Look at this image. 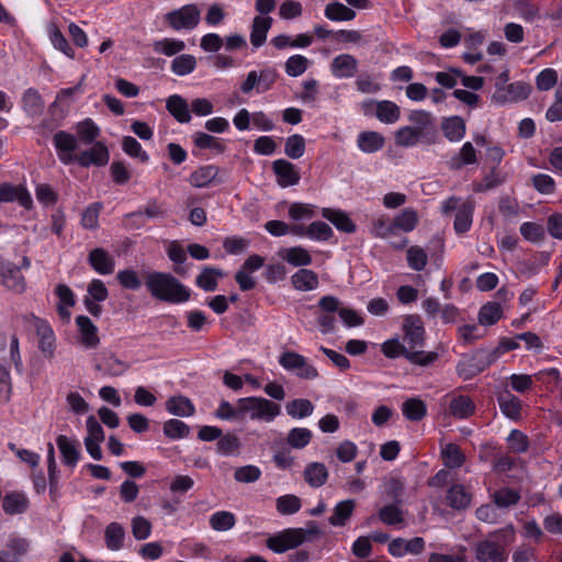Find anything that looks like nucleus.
I'll list each match as a JSON object with an SVG mask.
<instances>
[{
	"label": "nucleus",
	"instance_id": "nucleus-1",
	"mask_svg": "<svg viewBox=\"0 0 562 562\" xmlns=\"http://www.w3.org/2000/svg\"><path fill=\"white\" fill-rule=\"evenodd\" d=\"M145 285L153 297L167 303L181 304L191 297L190 289L167 272H148Z\"/></svg>",
	"mask_w": 562,
	"mask_h": 562
},
{
	"label": "nucleus",
	"instance_id": "nucleus-2",
	"mask_svg": "<svg viewBox=\"0 0 562 562\" xmlns=\"http://www.w3.org/2000/svg\"><path fill=\"white\" fill-rule=\"evenodd\" d=\"M515 532L512 527L490 532L487 538L477 541L474 547L477 562H506L507 547L514 541Z\"/></svg>",
	"mask_w": 562,
	"mask_h": 562
},
{
	"label": "nucleus",
	"instance_id": "nucleus-3",
	"mask_svg": "<svg viewBox=\"0 0 562 562\" xmlns=\"http://www.w3.org/2000/svg\"><path fill=\"white\" fill-rule=\"evenodd\" d=\"M319 533L318 527L313 525L306 529L304 528H288L273 536H270L266 546L276 553H283L288 550L295 549L312 536Z\"/></svg>",
	"mask_w": 562,
	"mask_h": 562
},
{
	"label": "nucleus",
	"instance_id": "nucleus-4",
	"mask_svg": "<svg viewBox=\"0 0 562 562\" xmlns=\"http://www.w3.org/2000/svg\"><path fill=\"white\" fill-rule=\"evenodd\" d=\"M239 419L249 416L251 419L272 422L280 414V406L263 397H244L237 401Z\"/></svg>",
	"mask_w": 562,
	"mask_h": 562
},
{
	"label": "nucleus",
	"instance_id": "nucleus-5",
	"mask_svg": "<svg viewBox=\"0 0 562 562\" xmlns=\"http://www.w3.org/2000/svg\"><path fill=\"white\" fill-rule=\"evenodd\" d=\"M381 351L386 358H397L403 356L411 363L427 367L434 363L438 359V353L436 351H412L407 349L404 342H400L398 339H389L382 344Z\"/></svg>",
	"mask_w": 562,
	"mask_h": 562
},
{
	"label": "nucleus",
	"instance_id": "nucleus-6",
	"mask_svg": "<svg viewBox=\"0 0 562 562\" xmlns=\"http://www.w3.org/2000/svg\"><path fill=\"white\" fill-rule=\"evenodd\" d=\"M201 20V11L195 4H187L165 15V21L175 31L193 30Z\"/></svg>",
	"mask_w": 562,
	"mask_h": 562
},
{
	"label": "nucleus",
	"instance_id": "nucleus-7",
	"mask_svg": "<svg viewBox=\"0 0 562 562\" xmlns=\"http://www.w3.org/2000/svg\"><path fill=\"white\" fill-rule=\"evenodd\" d=\"M403 342L407 349L418 351L417 348H423L425 345V327L424 322L419 315L409 314L403 319Z\"/></svg>",
	"mask_w": 562,
	"mask_h": 562
},
{
	"label": "nucleus",
	"instance_id": "nucleus-8",
	"mask_svg": "<svg viewBox=\"0 0 562 562\" xmlns=\"http://www.w3.org/2000/svg\"><path fill=\"white\" fill-rule=\"evenodd\" d=\"M279 363L286 371L295 372L301 379L313 380L318 375L316 368L310 364L305 357L295 351L283 352L279 358Z\"/></svg>",
	"mask_w": 562,
	"mask_h": 562
},
{
	"label": "nucleus",
	"instance_id": "nucleus-9",
	"mask_svg": "<svg viewBox=\"0 0 562 562\" xmlns=\"http://www.w3.org/2000/svg\"><path fill=\"white\" fill-rule=\"evenodd\" d=\"M0 283L7 289L16 293L25 290V279L20 268L13 262L7 261L0 257Z\"/></svg>",
	"mask_w": 562,
	"mask_h": 562
},
{
	"label": "nucleus",
	"instance_id": "nucleus-10",
	"mask_svg": "<svg viewBox=\"0 0 562 562\" xmlns=\"http://www.w3.org/2000/svg\"><path fill=\"white\" fill-rule=\"evenodd\" d=\"M53 143L57 150V156L63 164L69 165L75 161L76 155L74 151L77 149V138L75 135L59 131L54 135Z\"/></svg>",
	"mask_w": 562,
	"mask_h": 562
},
{
	"label": "nucleus",
	"instance_id": "nucleus-11",
	"mask_svg": "<svg viewBox=\"0 0 562 562\" xmlns=\"http://www.w3.org/2000/svg\"><path fill=\"white\" fill-rule=\"evenodd\" d=\"M272 170L277 182L282 188L295 186L300 182L301 176L297 168L285 159H277L272 162Z\"/></svg>",
	"mask_w": 562,
	"mask_h": 562
},
{
	"label": "nucleus",
	"instance_id": "nucleus-12",
	"mask_svg": "<svg viewBox=\"0 0 562 562\" xmlns=\"http://www.w3.org/2000/svg\"><path fill=\"white\" fill-rule=\"evenodd\" d=\"M425 540L422 537H415L409 540L396 538L389 543V553L397 558L406 554L418 555L425 550Z\"/></svg>",
	"mask_w": 562,
	"mask_h": 562
},
{
	"label": "nucleus",
	"instance_id": "nucleus-13",
	"mask_svg": "<svg viewBox=\"0 0 562 562\" xmlns=\"http://www.w3.org/2000/svg\"><path fill=\"white\" fill-rule=\"evenodd\" d=\"M18 201L21 206L30 210L33 205V200L29 191L23 186H14L8 182L0 184V202H14Z\"/></svg>",
	"mask_w": 562,
	"mask_h": 562
},
{
	"label": "nucleus",
	"instance_id": "nucleus-14",
	"mask_svg": "<svg viewBox=\"0 0 562 562\" xmlns=\"http://www.w3.org/2000/svg\"><path fill=\"white\" fill-rule=\"evenodd\" d=\"M30 548V542L25 538L11 536L3 549L0 550V562H19Z\"/></svg>",
	"mask_w": 562,
	"mask_h": 562
},
{
	"label": "nucleus",
	"instance_id": "nucleus-15",
	"mask_svg": "<svg viewBox=\"0 0 562 562\" xmlns=\"http://www.w3.org/2000/svg\"><path fill=\"white\" fill-rule=\"evenodd\" d=\"M75 161L81 167L104 166L109 161V150L102 143H95L90 149L76 155Z\"/></svg>",
	"mask_w": 562,
	"mask_h": 562
},
{
	"label": "nucleus",
	"instance_id": "nucleus-16",
	"mask_svg": "<svg viewBox=\"0 0 562 562\" xmlns=\"http://www.w3.org/2000/svg\"><path fill=\"white\" fill-rule=\"evenodd\" d=\"M56 445L65 465L75 468L80 459V443L65 435L56 438Z\"/></svg>",
	"mask_w": 562,
	"mask_h": 562
},
{
	"label": "nucleus",
	"instance_id": "nucleus-17",
	"mask_svg": "<svg viewBox=\"0 0 562 562\" xmlns=\"http://www.w3.org/2000/svg\"><path fill=\"white\" fill-rule=\"evenodd\" d=\"M220 168L214 165L199 167L190 177L189 182L195 188H206L213 183H221L218 179Z\"/></svg>",
	"mask_w": 562,
	"mask_h": 562
},
{
	"label": "nucleus",
	"instance_id": "nucleus-18",
	"mask_svg": "<svg viewBox=\"0 0 562 562\" xmlns=\"http://www.w3.org/2000/svg\"><path fill=\"white\" fill-rule=\"evenodd\" d=\"M88 262L99 274H111L114 271L115 261L103 248H94L89 252Z\"/></svg>",
	"mask_w": 562,
	"mask_h": 562
},
{
	"label": "nucleus",
	"instance_id": "nucleus-19",
	"mask_svg": "<svg viewBox=\"0 0 562 562\" xmlns=\"http://www.w3.org/2000/svg\"><path fill=\"white\" fill-rule=\"evenodd\" d=\"M76 324L80 334V341L86 348H95L100 344L98 328L92 321L85 315L76 317Z\"/></svg>",
	"mask_w": 562,
	"mask_h": 562
},
{
	"label": "nucleus",
	"instance_id": "nucleus-20",
	"mask_svg": "<svg viewBox=\"0 0 562 562\" xmlns=\"http://www.w3.org/2000/svg\"><path fill=\"white\" fill-rule=\"evenodd\" d=\"M322 216L329 221L338 231L352 234L357 231V226L349 215L338 209L324 207Z\"/></svg>",
	"mask_w": 562,
	"mask_h": 562
},
{
	"label": "nucleus",
	"instance_id": "nucleus-21",
	"mask_svg": "<svg viewBox=\"0 0 562 562\" xmlns=\"http://www.w3.org/2000/svg\"><path fill=\"white\" fill-rule=\"evenodd\" d=\"M36 334L38 336V348L45 358H53L55 350V335L47 322L37 319Z\"/></svg>",
	"mask_w": 562,
	"mask_h": 562
},
{
	"label": "nucleus",
	"instance_id": "nucleus-22",
	"mask_svg": "<svg viewBox=\"0 0 562 562\" xmlns=\"http://www.w3.org/2000/svg\"><path fill=\"white\" fill-rule=\"evenodd\" d=\"M357 70L358 60L350 54L338 55L331 61V71L337 78H351Z\"/></svg>",
	"mask_w": 562,
	"mask_h": 562
},
{
	"label": "nucleus",
	"instance_id": "nucleus-23",
	"mask_svg": "<svg viewBox=\"0 0 562 562\" xmlns=\"http://www.w3.org/2000/svg\"><path fill=\"white\" fill-rule=\"evenodd\" d=\"M497 403L501 412L513 420H518L521 416V401L509 391L497 395Z\"/></svg>",
	"mask_w": 562,
	"mask_h": 562
},
{
	"label": "nucleus",
	"instance_id": "nucleus-24",
	"mask_svg": "<svg viewBox=\"0 0 562 562\" xmlns=\"http://www.w3.org/2000/svg\"><path fill=\"white\" fill-rule=\"evenodd\" d=\"M385 138L382 134L374 131L359 133L357 137L358 148L366 154H373L384 147Z\"/></svg>",
	"mask_w": 562,
	"mask_h": 562
},
{
	"label": "nucleus",
	"instance_id": "nucleus-25",
	"mask_svg": "<svg viewBox=\"0 0 562 562\" xmlns=\"http://www.w3.org/2000/svg\"><path fill=\"white\" fill-rule=\"evenodd\" d=\"M447 504L456 509L463 510L468 508L472 501V495L469 493L462 484H453L447 491Z\"/></svg>",
	"mask_w": 562,
	"mask_h": 562
},
{
	"label": "nucleus",
	"instance_id": "nucleus-26",
	"mask_svg": "<svg viewBox=\"0 0 562 562\" xmlns=\"http://www.w3.org/2000/svg\"><path fill=\"white\" fill-rule=\"evenodd\" d=\"M473 213H474V202L471 200H467L461 203L458 212L456 213V218L453 223V228L457 234L467 233L473 222Z\"/></svg>",
	"mask_w": 562,
	"mask_h": 562
},
{
	"label": "nucleus",
	"instance_id": "nucleus-27",
	"mask_svg": "<svg viewBox=\"0 0 562 562\" xmlns=\"http://www.w3.org/2000/svg\"><path fill=\"white\" fill-rule=\"evenodd\" d=\"M272 25V18L257 15L252 20L250 43L254 47L262 46L267 40V34Z\"/></svg>",
	"mask_w": 562,
	"mask_h": 562
},
{
	"label": "nucleus",
	"instance_id": "nucleus-28",
	"mask_svg": "<svg viewBox=\"0 0 562 562\" xmlns=\"http://www.w3.org/2000/svg\"><path fill=\"white\" fill-rule=\"evenodd\" d=\"M328 470L322 462L308 463L303 472L305 482L314 488L323 486L328 479Z\"/></svg>",
	"mask_w": 562,
	"mask_h": 562
},
{
	"label": "nucleus",
	"instance_id": "nucleus-29",
	"mask_svg": "<svg viewBox=\"0 0 562 562\" xmlns=\"http://www.w3.org/2000/svg\"><path fill=\"white\" fill-rule=\"evenodd\" d=\"M441 130L450 142H460L465 135V122L458 115L446 117L441 123Z\"/></svg>",
	"mask_w": 562,
	"mask_h": 562
},
{
	"label": "nucleus",
	"instance_id": "nucleus-30",
	"mask_svg": "<svg viewBox=\"0 0 562 562\" xmlns=\"http://www.w3.org/2000/svg\"><path fill=\"white\" fill-rule=\"evenodd\" d=\"M166 109L179 123H189L191 120L189 104L179 94H172L167 99Z\"/></svg>",
	"mask_w": 562,
	"mask_h": 562
},
{
	"label": "nucleus",
	"instance_id": "nucleus-31",
	"mask_svg": "<svg viewBox=\"0 0 562 562\" xmlns=\"http://www.w3.org/2000/svg\"><path fill=\"white\" fill-rule=\"evenodd\" d=\"M392 221L395 234L397 235L400 231L404 233L413 232L419 220L417 212L413 207H406L396 214Z\"/></svg>",
	"mask_w": 562,
	"mask_h": 562
},
{
	"label": "nucleus",
	"instance_id": "nucleus-32",
	"mask_svg": "<svg viewBox=\"0 0 562 562\" xmlns=\"http://www.w3.org/2000/svg\"><path fill=\"white\" fill-rule=\"evenodd\" d=\"M166 409L176 416L190 417L195 413V407L190 398L183 395L171 396L166 402Z\"/></svg>",
	"mask_w": 562,
	"mask_h": 562
},
{
	"label": "nucleus",
	"instance_id": "nucleus-33",
	"mask_svg": "<svg viewBox=\"0 0 562 562\" xmlns=\"http://www.w3.org/2000/svg\"><path fill=\"white\" fill-rule=\"evenodd\" d=\"M291 281L294 289L303 292L315 290L319 284L318 276L310 269H300L291 277Z\"/></svg>",
	"mask_w": 562,
	"mask_h": 562
},
{
	"label": "nucleus",
	"instance_id": "nucleus-34",
	"mask_svg": "<svg viewBox=\"0 0 562 562\" xmlns=\"http://www.w3.org/2000/svg\"><path fill=\"white\" fill-rule=\"evenodd\" d=\"M356 507L353 499L341 501L336 504L333 515L328 518V522L335 527H342L352 516Z\"/></svg>",
	"mask_w": 562,
	"mask_h": 562
},
{
	"label": "nucleus",
	"instance_id": "nucleus-35",
	"mask_svg": "<svg viewBox=\"0 0 562 562\" xmlns=\"http://www.w3.org/2000/svg\"><path fill=\"white\" fill-rule=\"evenodd\" d=\"M22 106L25 113L31 116L41 115L44 110V101L38 91L34 88L25 90L22 97Z\"/></svg>",
	"mask_w": 562,
	"mask_h": 562
},
{
	"label": "nucleus",
	"instance_id": "nucleus-36",
	"mask_svg": "<svg viewBox=\"0 0 562 562\" xmlns=\"http://www.w3.org/2000/svg\"><path fill=\"white\" fill-rule=\"evenodd\" d=\"M224 272L218 268L204 267L195 279L196 285L204 291H215L218 284V278H223Z\"/></svg>",
	"mask_w": 562,
	"mask_h": 562
},
{
	"label": "nucleus",
	"instance_id": "nucleus-37",
	"mask_svg": "<svg viewBox=\"0 0 562 562\" xmlns=\"http://www.w3.org/2000/svg\"><path fill=\"white\" fill-rule=\"evenodd\" d=\"M400 106L392 101L383 100L375 104V116L382 123L393 124L400 119Z\"/></svg>",
	"mask_w": 562,
	"mask_h": 562
},
{
	"label": "nucleus",
	"instance_id": "nucleus-38",
	"mask_svg": "<svg viewBox=\"0 0 562 562\" xmlns=\"http://www.w3.org/2000/svg\"><path fill=\"white\" fill-rule=\"evenodd\" d=\"M402 413L404 417L411 422H419L427 414V407L424 401L412 397L403 402Z\"/></svg>",
	"mask_w": 562,
	"mask_h": 562
},
{
	"label": "nucleus",
	"instance_id": "nucleus-39",
	"mask_svg": "<svg viewBox=\"0 0 562 562\" xmlns=\"http://www.w3.org/2000/svg\"><path fill=\"white\" fill-rule=\"evenodd\" d=\"M314 404L307 398H296L286 403L285 411L294 419L308 417L314 412Z\"/></svg>",
	"mask_w": 562,
	"mask_h": 562
},
{
	"label": "nucleus",
	"instance_id": "nucleus-40",
	"mask_svg": "<svg viewBox=\"0 0 562 562\" xmlns=\"http://www.w3.org/2000/svg\"><path fill=\"white\" fill-rule=\"evenodd\" d=\"M125 531L121 524L111 522L104 531L105 544L109 550L117 551L123 547Z\"/></svg>",
	"mask_w": 562,
	"mask_h": 562
},
{
	"label": "nucleus",
	"instance_id": "nucleus-41",
	"mask_svg": "<svg viewBox=\"0 0 562 562\" xmlns=\"http://www.w3.org/2000/svg\"><path fill=\"white\" fill-rule=\"evenodd\" d=\"M449 408L454 417L463 419L474 413L475 404L469 396L459 395L451 400Z\"/></svg>",
	"mask_w": 562,
	"mask_h": 562
},
{
	"label": "nucleus",
	"instance_id": "nucleus-42",
	"mask_svg": "<svg viewBox=\"0 0 562 562\" xmlns=\"http://www.w3.org/2000/svg\"><path fill=\"white\" fill-rule=\"evenodd\" d=\"M477 162L476 150L470 142L462 145L460 151L450 160L451 169H461L465 165H474Z\"/></svg>",
	"mask_w": 562,
	"mask_h": 562
},
{
	"label": "nucleus",
	"instance_id": "nucleus-43",
	"mask_svg": "<svg viewBox=\"0 0 562 562\" xmlns=\"http://www.w3.org/2000/svg\"><path fill=\"white\" fill-rule=\"evenodd\" d=\"M27 507V498L20 493H9L4 496L2 502V508L9 515L22 514Z\"/></svg>",
	"mask_w": 562,
	"mask_h": 562
},
{
	"label": "nucleus",
	"instance_id": "nucleus-44",
	"mask_svg": "<svg viewBox=\"0 0 562 562\" xmlns=\"http://www.w3.org/2000/svg\"><path fill=\"white\" fill-rule=\"evenodd\" d=\"M324 14L328 20L336 22L351 21L356 16V12L352 9L340 2L328 3L325 7Z\"/></svg>",
	"mask_w": 562,
	"mask_h": 562
},
{
	"label": "nucleus",
	"instance_id": "nucleus-45",
	"mask_svg": "<svg viewBox=\"0 0 562 562\" xmlns=\"http://www.w3.org/2000/svg\"><path fill=\"white\" fill-rule=\"evenodd\" d=\"M502 315V305L496 302H488L480 308L479 323L483 326H492L501 319Z\"/></svg>",
	"mask_w": 562,
	"mask_h": 562
},
{
	"label": "nucleus",
	"instance_id": "nucleus-46",
	"mask_svg": "<svg viewBox=\"0 0 562 562\" xmlns=\"http://www.w3.org/2000/svg\"><path fill=\"white\" fill-rule=\"evenodd\" d=\"M441 456L445 465L449 469L460 468L465 461L463 452L456 443H447L441 450Z\"/></svg>",
	"mask_w": 562,
	"mask_h": 562
},
{
	"label": "nucleus",
	"instance_id": "nucleus-47",
	"mask_svg": "<svg viewBox=\"0 0 562 562\" xmlns=\"http://www.w3.org/2000/svg\"><path fill=\"white\" fill-rule=\"evenodd\" d=\"M282 258L294 267L308 266L313 260L310 252L300 246L284 249Z\"/></svg>",
	"mask_w": 562,
	"mask_h": 562
},
{
	"label": "nucleus",
	"instance_id": "nucleus-48",
	"mask_svg": "<svg viewBox=\"0 0 562 562\" xmlns=\"http://www.w3.org/2000/svg\"><path fill=\"white\" fill-rule=\"evenodd\" d=\"M95 369L102 371L109 376H121L130 369V366L127 362L122 361L115 356L111 355L104 360L103 363L97 364Z\"/></svg>",
	"mask_w": 562,
	"mask_h": 562
},
{
	"label": "nucleus",
	"instance_id": "nucleus-49",
	"mask_svg": "<svg viewBox=\"0 0 562 562\" xmlns=\"http://www.w3.org/2000/svg\"><path fill=\"white\" fill-rule=\"evenodd\" d=\"M313 434L310 429L303 427L292 428L286 436L288 445L293 449H303L312 440Z\"/></svg>",
	"mask_w": 562,
	"mask_h": 562
},
{
	"label": "nucleus",
	"instance_id": "nucleus-50",
	"mask_svg": "<svg viewBox=\"0 0 562 562\" xmlns=\"http://www.w3.org/2000/svg\"><path fill=\"white\" fill-rule=\"evenodd\" d=\"M48 35L49 40L53 44V46L63 52L66 56L74 58L75 57V50L69 45L68 41L64 36V34L60 32V30L57 27L56 24L50 23L48 25Z\"/></svg>",
	"mask_w": 562,
	"mask_h": 562
},
{
	"label": "nucleus",
	"instance_id": "nucleus-51",
	"mask_svg": "<svg viewBox=\"0 0 562 562\" xmlns=\"http://www.w3.org/2000/svg\"><path fill=\"white\" fill-rule=\"evenodd\" d=\"M370 233L372 236L382 239H390L391 237L396 236L393 221L384 216H380L372 221Z\"/></svg>",
	"mask_w": 562,
	"mask_h": 562
},
{
	"label": "nucleus",
	"instance_id": "nucleus-52",
	"mask_svg": "<svg viewBox=\"0 0 562 562\" xmlns=\"http://www.w3.org/2000/svg\"><path fill=\"white\" fill-rule=\"evenodd\" d=\"M196 67V58L190 54H182L177 56L171 61V70L177 76H187L191 74Z\"/></svg>",
	"mask_w": 562,
	"mask_h": 562
},
{
	"label": "nucleus",
	"instance_id": "nucleus-53",
	"mask_svg": "<svg viewBox=\"0 0 562 562\" xmlns=\"http://www.w3.org/2000/svg\"><path fill=\"white\" fill-rule=\"evenodd\" d=\"M378 516L383 524L389 526H395L404 521L403 512L396 503L381 507Z\"/></svg>",
	"mask_w": 562,
	"mask_h": 562
},
{
	"label": "nucleus",
	"instance_id": "nucleus-54",
	"mask_svg": "<svg viewBox=\"0 0 562 562\" xmlns=\"http://www.w3.org/2000/svg\"><path fill=\"white\" fill-rule=\"evenodd\" d=\"M236 518L231 512L221 510L210 517V526L216 531H227L235 526Z\"/></svg>",
	"mask_w": 562,
	"mask_h": 562
},
{
	"label": "nucleus",
	"instance_id": "nucleus-55",
	"mask_svg": "<svg viewBox=\"0 0 562 562\" xmlns=\"http://www.w3.org/2000/svg\"><path fill=\"white\" fill-rule=\"evenodd\" d=\"M456 370L458 375L464 381L470 380L475 375L480 374L481 372H483L474 355L459 361L456 367Z\"/></svg>",
	"mask_w": 562,
	"mask_h": 562
},
{
	"label": "nucleus",
	"instance_id": "nucleus-56",
	"mask_svg": "<svg viewBox=\"0 0 562 562\" xmlns=\"http://www.w3.org/2000/svg\"><path fill=\"white\" fill-rule=\"evenodd\" d=\"M306 236L313 240L326 241L334 235L331 227L322 221H315L306 227Z\"/></svg>",
	"mask_w": 562,
	"mask_h": 562
},
{
	"label": "nucleus",
	"instance_id": "nucleus-57",
	"mask_svg": "<svg viewBox=\"0 0 562 562\" xmlns=\"http://www.w3.org/2000/svg\"><path fill=\"white\" fill-rule=\"evenodd\" d=\"M153 47L156 53H160L166 56H173L182 52L186 48V44L180 40L162 38L160 41H156L153 44Z\"/></svg>",
	"mask_w": 562,
	"mask_h": 562
},
{
	"label": "nucleus",
	"instance_id": "nucleus-58",
	"mask_svg": "<svg viewBox=\"0 0 562 562\" xmlns=\"http://www.w3.org/2000/svg\"><path fill=\"white\" fill-rule=\"evenodd\" d=\"M284 153L291 159H299L305 153V139L300 134L291 135L286 138Z\"/></svg>",
	"mask_w": 562,
	"mask_h": 562
},
{
	"label": "nucleus",
	"instance_id": "nucleus-59",
	"mask_svg": "<svg viewBox=\"0 0 562 562\" xmlns=\"http://www.w3.org/2000/svg\"><path fill=\"white\" fill-rule=\"evenodd\" d=\"M194 145L201 149H213L221 154L225 150V145L216 137L204 132H196L193 135Z\"/></svg>",
	"mask_w": 562,
	"mask_h": 562
},
{
	"label": "nucleus",
	"instance_id": "nucleus-60",
	"mask_svg": "<svg viewBox=\"0 0 562 562\" xmlns=\"http://www.w3.org/2000/svg\"><path fill=\"white\" fill-rule=\"evenodd\" d=\"M164 434L171 439H181L189 436L190 427L180 419H169L164 424Z\"/></svg>",
	"mask_w": 562,
	"mask_h": 562
},
{
	"label": "nucleus",
	"instance_id": "nucleus-61",
	"mask_svg": "<svg viewBox=\"0 0 562 562\" xmlns=\"http://www.w3.org/2000/svg\"><path fill=\"white\" fill-rule=\"evenodd\" d=\"M217 452L223 456L237 454L240 449V440L234 434L222 435L217 441Z\"/></svg>",
	"mask_w": 562,
	"mask_h": 562
},
{
	"label": "nucleus",
	"instance_id": "nucleus-62",
	"mask_svg": "<svg viewBox=\"0 0 562 562\" xmlns=\"http://www.w3.org/2000/svg\"><path fill=\"white\" fill-rule=\"evenodd\" d=\"M520 499V495L517 491L512 488H501L494 492L493 502L496 506L506 508L516 505Z\"/></svg>",
	"mask_w": 562,
	"mask_h": 562
},
{
	"label": "nucleus",
	"instance_id": "nucleus-63",
	"mask_svg": "<svg viewBox=\"0 0 562 562\" xmlns=\"http://www.w3.org/2000/svg\"><path fill=\"white\" fill-rule=\"evenodd\" d=\"M428 262L426 251L419 246H412L407 249V263L415 271L425 269Z\"/></svg>",
	"mask_w": 562,
	"mask_h": 562
},
{
	"label": "nucleus",
	"instance_id": "nucleus-64",
	"mask_svg": "<svg viewBox=\"0 0 562 562\" xmlns=\"http://www.w3.org/2000/svg\"><path fill=\"white\" fill-rule=\"evenodd\" d=\"M301 506V499L293 494L283 495L277 498V510L281 515H293L300 510Z\"/></svg>",
	"mask_w": 562,
	"mask_h": 562
}]
</instances>
